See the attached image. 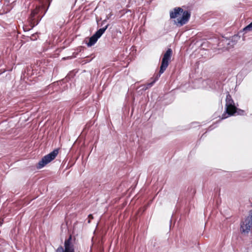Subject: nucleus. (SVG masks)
I'll return each mask as SVG.
<instances>
[{
    "label": "nucleus",
    "mask_w": 252,
    "mask_h": 252,
    "mask_svg": "<svg viewBox=\"0 0 252 252\" xmlns=\"http://www.w3.org/2000/svg\"><path fill=\"white\" fill-rule=\"evenodd\" d=\"M190 12L185 10L180 7L174 8L170 11V19H176L174 23L178 26H182L187 24L190 17Z\"/></svg>",
    "instance_id": "1"
},
{
    "label": "nucleus",
    "mask_w": 252,
    "mask_h": 252,
    "mask_svg": "<svg viewBox=\"0 0 252 252\" xmlns=\"http://www.w3.org/2000/svg\"><path fill=\"white\" fill-rule=\"evenodd\" d=\"M172 54V50L171 49H168V50L164 53L162 59L161 63L158 74L157 75L155 78L152 82L147 83L146 85H145L143 88V90H146L151 87L154 85V84L158 79L161 74H162L164 72V71L168 67L169 62L171 60Z\"/></svg>",
    "instance_id": "2"
},
{
    "label": "nucleus",
    "mask_w": 252,
    "mask_h": 252,
    "mask_svg": "<svg viewBox=\"0 0 252 252\" xmlns=\"http://www.w3.org/2000/svg\"><path fill=\"white\" fill-rule=\"evenodd\" d=\"M225 113L222 115V119H225L228 116L233 115L236 111V106L231 95L228 94L226 97Z\"/></svg>",
    "instance_id": "3"
},
{
    "label": "nucleus",
    "mask_w": 252,
    "mask_h": 252,
    "mask_svg": "<svg viewBox=\"0 0 252 252\" xmlns=\"http://www.w3.org/2000/svg\"><path fill=\"white\" fill-rule=\"evenodd\" d=\"M59 153L58 149H55L49 154L43 157L37 165L38 169H41L55 158Z\"/></svg>",
    "instance_id": "4"
},
{
    "label": "nucleus",
    "mask_w": 252,
    "mask_h": 252,
    "mask_svg": "<svg viewBox=\"0 0 252 252\" xmlns=\"http://www.w3.org/2000/svg\"><path fill=\"white\" fill-rule=\"evenodd\" d=\"M74 242V240L70 235L64 241V248L63 249L62 246H60L57 248L56 252H75Z\"/></svg>",
    "instance_id": "5"
},
{
    "label": "nucleus",
    "mask_w": 252,
    "mask_h": 252,
    "mask_svg": "<svg viewBox=\"0 0 252 252\" xmlns=\"http://www.w3.org/2000/svg\"><path fill=\"white\" fill-rule=\"evenodd\" d=\"M252 228V215L249 214L240 225V231L242 234H248Z\"/></svg>",
    "instance_id": "6"
},
{
    "label": "nucleus",
    "mask_w": 252,
    "mask_h": 252,
    "mask_svg": "<svg viewBox=\"0 0 252 252\" xmlns=\"http://www.w3.org/2000/svg\"><path fill=\"white\" fill-rule=\"evenodd\" d=\"M108 26L109 25L107 24L104 27L97 30L95 33L90 38L89 42L87 43V46L88 47L93 46L104 33L106 30L108 28Z\"/></svg>",
    "instance_id": "7"
},
{
    "label": "nucleus",
    "mask_w": 252,
    "mask_h": 252,
    "mask_svg": "<svg viewBox=\"0 0 252 252\" xmlns=\"http://www.w3.org/2000/svg\"><path fill=\"white\" fill-rule=\"evenodd\" d=\"M38 10L37 9H34L31 12L30 15V22L32 25V28L34 27L35 25H37L39 23V21H37L35 18V16L38 13Z\"/></svg>",
    "instance_id": "8"
},
{
    "label": "nucleus",
    "mask_w": 252,
    "mask_h": 252,
    "mask_svg": "<svg viewBox=\"0 0 252 252\" xmlns=\"http://www.w3.org/2000/svg\"><path fill=\"white\" fill-rule=\"evenodd\" d=\"M244 32L252 31V22L243 29Z\"/></svg>",
    "instance_id": "9"
},
{
    "label": "nucleus",
    "mask_w": 252,
    "mask_h": 252,
    "mask_svg": "<svg viewBox=\"0 0 252 252\" xmlns=\"http://www.w3.org/2000/svg\"><path fill=\"white\" fill-rule=\"evenodd\" d=\"M237 113V115H244L245 114V111L241 109H237L236 107V111L235 112V113Z\"/></svg>",
    "instance_id": "10"
},
{
    "label": "nucleus",
    "mask_w": 252,
    "mask_h": 252,
    "mask_svg": "<svg viewBox=\"0 0 252 252\" xmlns=\"http://www.w3.org/2000/svg\"><path fill=\"white\" fill-rule=\"evenodd\" d=\"M112 14L111 13H110L109 14L107 15L106 16V19L105 20H104L102 21V24H104L106 22V21H107L108 19H109L111 17V16H112Z\"/></svg>",
    "instance_id": "11"
},
{
    "label": "nucleus",
    "mask_w": 252,
    "mask_h": 252,
    "mask_svg": "<svg viewBox=\"0 0 252 252\" xmlns=\"http://www.w3.org/2000/svg\"><path fill=\"white\" fill-rule=\"evenodd\" d=\"M88 218L89 219V220H88V222H89V223H90V221H90V220H91V219H93V217L92 215H91V214H90V215H89L88 216Z\"/></svg>",
    "instance_id": "12"
},
{
    "label": "nucleus",
    "mask_w": 252,
    "mask_h": 252,
    "mask_svg": "<svg viewBox=\"0 0 252 252\" xmlns=\"http://www.w3.org/2000/svg\"><path fill=\"white\" fill-rule=\"evenodd\" d=\"M205 82L206 83H208V82H211V81H210V80H207L205 81Z\"/></svg>",
    "instance_id": "13"
},
{
    "label": "nucleus",
    "mask_w": 252,
    "mask_h": 252,
    "mask_svg": "<svg viewBox=\"0 0 252 252\" xmlns=\"http://www.w3.org/2000/svg\"><path fill=\"white\" fill-rule=\"evenodd\" d=\"M7 1H9L10 0H5Z\"/></svg>",
    "instance_id": "14"
},
{
    "label": "nucleus",
    "mask_w": 252,
    "mask_h": 252,
    "mask_svg": "<svg viewBox=\"0 0 252 252\" xmlns=\"http://www.w3.org/2000/svg\"><path fill=\"white\" fill-rule=\"evenodd\" d=\"M1 223L0 222V224L1 225Z\"/></svg>",
    "instance_id": "15"
}]
</instances>
